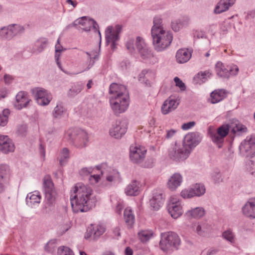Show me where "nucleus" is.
<instances>
[{"label":"nucleus","mask_w":255,"mask_h":255,"mask_svg":"<svg viewBox=\"0 0 255 255\" xmlns=\"http://www.w3.org/2000/svg\"><path fill=\"white\" fill-rule=\"evenodd\" d=\"M70 196L73 211L75 213L87 212L95 206L97 199L92 189L82 183H77Z\"/></svg>","instance_id":"obj_1"},{"label":"nucleus","mask_w":255,"mask_h":255,"mask_svg":"<svg viewBox=\"0 0 255 255\" xmlns=\"http://www.w3.org/2000/svg\"><path fill=\"white\" fill-rule=\"evenodd\" d=\"M110 103L114 113L118 115L124 113L129 106V96L126 86L112 83L109 88Z\"/></svg>","instance_id":"obj_2"},{"label":"nucleus","mask_w":255,"mask_h":255,"mask_svg":"<svg viewBox=\"0 0 255 255\" xmlns=\"http://www.w3.org/2000/svg\"><path fill=\"white\" fill-rule=\"evenodd\" d=\"M152 44L155 50L161 52L166 50L170 45L173 40L172 34L167 30H154L151 33Z\"/></svg>","instance_id":"obj_3"},{"label":"nucleus","mask_w":255,"mask_h":255,"mask_svg":"<svg viewBox=\"0 0 255 255\" xmlns=\"http://www.w3.org/2000/svg\"><path fill=\"white\" fill-rule=\"evenodd\" d=\"M180 239L177 234L174 232H165L161 234L159 243L160 249L164 252L177 249L180 245Z\"/></svg>","instance_id":"obj_4"},{"label":"nucleus","mask_w":255,"mask_h":255,"mask_svg":"<svg viewBox=\"0 0 255 255\" xmlns=\"http://www.w3.org/2000/svg\"><path fill=\"white\" fill-rule=\"evenodd\" d=\"M43 187L45 194L46 207L53 206L56 197V192L51 176L46 175L43 178Z\"/></svg>","instance_id":"obj_5"},{"label":"nucleus","mask_w":255,"mask_h":255,"mask_svg":"<svg viewBox=\"0 0 255 255\" xmlns=\"http://www.w3.org/2000/svg\"><path fill=\"white\" fill-rule=\"evenodd\" d=\"M239 149L244 156H252L255 154V134L247 136L240 144Z\"/></svg>","instance_id":"obj_6"},{"label":"nucleus","mask_w":255,"mask_h":255,"mask_svg":"<svg viewBox=\"0 0 255 255\" xmlns=\"http://www.w3.org/2000/svg\"><path fill=\"white\" fill-rule=\"evenodd\" d=\"M167 208L169 214L173 219H177L183 212L181 201L176 196L170 197Z\"/></svg>","instance_id":"obj_7"},{"label":"nucleus","mask_w":255,"mask_h":255,"mask_svg":"<svg viewBox=\"0 0 255 255\" xmlns=\"http://www.w3.org/2000/svg\"><path fill=\"white\" fill-rule=\"evenodd\" d=\"M24 30V28L20 25H9L0 29V37L5 39L10 40L14 36L22 33Z\"/></svg>","instance_id":"obj_8"},{"label":"nucleus","mask_w":255,"mask_h":255,"mask_svg":"<svg viewBox=\"0 0 255 255\" xmlns=\"http://www.w3.org/2000/svg\"><path fill=\"white\" fill-rule=\"evenodd\" d=\"M202 137L199 132H192L187 133L183 139L182 146L190 154L192 149L201 141Z\"/></svg>","instance_id":"obj_9"},{"label":"nucleus","mask_w":255,"mask_h":255,"mask_svg":"<svg viewBox=\"0 0 255 255\" xmlns=\"http://www.w3.org/2000/svg\"><path fill=\"white\" fill-rule=\"evenodd\" d=\"M205 186L200 183H196L189 189H185L181 192V196L184 199H189L195 196L199 197L205 194Z\"/></svg>","instance_id":"obj_10"},{"label":"nucleus","mask_w":255,"mask_h":255,"mask_svg":"<svg viewBox=\"0 0 255 255\" xmlns=\"http://www.w3.org/2000/svg\"><path fill=\"white\" fill-rule=\"evenodd\" d=\"M73 144L78 148H82L87 145L89 139L87 133L83 130H78L74 132V137H71L72 133H68Z\"/></svg>","instance_id":"obj_11"},{"label":"nucleus","mask_w":255,"mask_h":255,"mask_svg":"<svg viewBox=\"0 0 255 255\" xmlns=\"http://www.w3.org/2000/svg\"><path fill=\"white\" fill-rule=\"evenodd\" d=\"M97 169L101 171V176L103 178H105L106 181L109 182H116L121 180V176L119 172L111 168H107L104 166H97Z\"/></svg>","instance_id":"obj_12"},{"label":"nucleus","mask_w":255,"mask_h":255,"mask_svg":"<svg viewBox=\"0 0 255 255\" xmlns=\"http://www.w3.org/2000/svg\"><path fill=\"white\" fill-rule=\"evenodd\" d=\"M122 26L117 25L115 27V30L113 31L112 26H108L106 30V39L107 44L111 43V48L114 50L117 45V41L119 39V34L121 32Z\"/></svg>","instance_id":"obj_13"},{"label":"nucleus","mask_w":255,"mask_h":255,"mask_svg":"<svg viewBox=\"0 0 255 255\" xmlns=\"http://www.w3.org/2000/svg\"><path fill=\"white\" fill-rule=\"evenodd\" d=\"M127 128L126 121H118L112 125L110 129V134L115 138H121L127 132Z\"/></svg>","instance_id":"obj_14"},{"label":"nucleus","mask_w":255,"mask_h":255,"mask_svg":"<svg viewBox=\"0 0 255 255\" xmlns=\"http://www.w3.org/2000/svg\"><path fill=\"white\" fill-rule=\"evenodd\" d=\"M32 92L35 93L37 103L40 106L48 105L52 99L51 94L44 89L36 88Z\"/></svg>","instance_id":"obj_15"},{"label":"nucleus","mask_w":255,"mask_h":255,"mask_svg":"<svg viewBox=\"0 0 255 255\" xmlns=\"http://www.w3.org/2000/svg\"><path fill=\"white\" fill-rule=\"evenodd\" d=\"M189 154L188 150L183 146L178 147L177 145L170 148L168 153L169 157L174 160H185Z\"/></svg>","instance_id":"obj_16"},{"label":"nucleus","mask_w":255,"mask_h":255,"mask_svg":"<svg viewBox=\"0 0 255 255\" xmlns=\"http://www.w3.org/2000/svg\"><path fill=\"white\" fill-rule=\"evenodd\" d=\"M146 152L144 147L131 145L130 147V158L134 163L141 162L143 160Z\"/></svg>","instance_id":"obj_17"},{"label":"nucleus","mask_w":255,"mask_h":255,"mask_svg":"<svg viewBox=\"0 0 255 255\" xmlns=\"http://www.w3.org/2000/svg\"><path fill=\"white\" fill-rule=\"evenodd\" d=\"M15 146L7 135L0 134V151L8 154L14 151Z\"/></svg>","instance_id":"obj_18"},{"label":"nucleus","mask_w":255,"mask_h":255,"mask_svg":"<svg viewBox=\"0 0 255 255\" xmlns=\"http://www.w3.org/2000/svg\"><path fill=\"white\" fill-rule=\"evenodd\" d=\"M78 24L81 25V29L85 31H89L92 28L96 31L98 27V24L94 20L88 19L86 17H82L75 20L74 25H77Z\"/></svg>","instance_id":"obj_19"},{"label":"nucleus","mask_w":255,"mask_h":255,"mask_svg":"<svg viewBox=\"0 0 255 255\" xmlns=\"http://www.w3.org/2000/svg\"><path fill=\"white\" fill-rule=\"evenodd\" d=\"M15 100L16 102L14 105L17 110H21L27 107L31 101L28 97L27 93L24 91L19 92L15 96Z\"/></svg>","instance_id":"obj_20"},{"label":"nucleus","mask_w":255,"mask_h":255,"mask_svg":"<svg viewBox=\"0 0 255 255\" xmlns=\"http://www.w3.org/2000/svg\"><path fill=\"white\" fill-rule=\"evenodd\" d=\"M243 214L250 219H255V198L250 199L242 207Z\"/></svg>","instance_id":"obj_21"},{"label":"nucleus","mask_w":255,"mask_h":255,"mask_svg":"<svg viewBox=\"0 0 255 255\" xmlns=\"http://www.w3.org/2000/svg\"><path fill=\"white\" fill-rule=\"evenodd\" d=\"M179 102L177 99H173L171 97L164 101L162 107L161 111L163 114L166 115L177 108Z\"/></svg>","instance_id":"obj_22"},{"label":"nucleus","mask_w":255,"mask_h":255,"mask_svg":"<svg viewBox=\"0 0 255 255\" xmlns=\"http://www.w3.org/2000/svg\"><path fill=\"white\" fill-rule=\"evenodd\" d=\"M163 195L161 191H155L150 200V205L153 209L158 210L163 204Z\"/></svg>","instance_id":"obj_23"},{"label":"nucleus","mask_w":255,"mask_h":255,"mask_svg":"<svg viewBox=\"0 0 255 255\" xmlns=\"http://www.w3.org/2000/svg\"><path fill=\"white\" fill-rule=\"evenodd\" d=\"M82 54H85L87 55V61L86 63V68L84 69L82 72L86 71L90 69L95 64V61L97 60L99 58V54L95 51H91L90 52H85L80 50Z\"/></svg>","instance_id":"obj_24"},{"label":"nucleus","mask_w":255,"mask_h":255,"mask_svg":"<svg viewBox=\"0 0 255 255\" xmlns=\"http://www.w3.org/2000/svg\"><path fill=\"white\" fill-rule=\"evenodd\" d=\"M183 181L181 175L178 173L173 174L168 179L167 186L170 190L174 191L180 186Z\"/></svg>","instance_id":"obj_25"},{"label":"nucleus","mask_w":255,"mask_h":255,"mask_svg":"<svg viewBox=\"0 0 255 255\" xmlns=\"http://www.w3.org/2000/svg\"><path fill=\"white\" fill-rule=\"evenodd\" d=\"M41 199L40 194L39 192L35 191L28 193L26 198L27 205L31 207L38 205Z\"/></svg>","instance_id":"obj_26"},{"label":"nucleus","mask_w":255,"mask_h":255,"mask_svg":"<svg viewBox=\"0 0 255 255\" xmlns=\"http://www.w3.org/2000/svg\"><path fill=\"white\" fill-rule=\"evenodd\" d=\"M209 225L206 222L195 223L192 228L193 231L200 236H205L209 231Z\"/></svg>","instance_id":"obj_27"},{"label":"nucleus","mask_w":255,"mask_h":255,"mask_svg":"<svg viewBox=\"0 0 255 255\" xmlns=\"http://www.w3.org/2000/svg\"><path fill=\"white\" fill-rule=\"evenodd\" d=\"M235 1L236 0H220L214 9L215 13H220L227 10Z\"/></svg>","instance_id":"obj_28"},{"label":"nucleus","mask_w":255,"mask_h":255,"mask_svg":"<svg viewBox=\"0 0 255 255\" xmlns=\"http://www.w3.org/2000/svg\"><path fill=\"white\" fill-rule=\"evenodd\" d=\"M191 57V53L188 49H180L176 54V58L178 63H184L187 62Z\"/></svg>","instance_id":"obj_29"},{"label":"nucleus","mask_w":255,"mask_h":255,"mask_svg":"<svg viewBox=\"0 0 255 255\" xmlns=\"http://www.w3.org/2000/svg\"><path fill=\"white\" fill-rule=\"evenodd\" d=\"M205 212V210L203 207H197L188 210L185 215L189 218L199 219L204 215Z\"/></svg>","instance_id":"obj_30"},{"label":"nucleus","mask_w":255,"mask_h":255,"mask_svg":"<svg viewBox=\"0 0 255 255\" xmlns=\"http://www.w3.org/2000/svg\"><path fill=\"white\" fill-rule=\"evenodd\" d=\"M124 218L127 225L131 227L135 222V217L133 211L130 207H127L125 209Z\"/></svg>","instance_id":"obj_31"},{"label":"nucleus","mask_w":255,"mask_h":255,"mask_svg":"<svg viewBox=\"0 0 255 255\" xmlns=\"http://www.w3.org/2000/svg\"><path fill=\"white\" fill-rule=\"evenodd\" d=\"M226 96L227 93L224 90H215L211 94V102L212 104L217 103L223 100Z\"/></svg>","instance_id":"obj_32"},{"label":"nucleus","mask_w":255,"mask_h":255,"mask_svg":"<svg viewBox=\"0 0 255 255\" xmlns=\"http://www.w3.org/2000/svg\"><path fill=\"white\" fill-rule=\"evenodd\" d=\"M215 70L217 75L222 78H229L230 72L224 64L220 61L217 62L215 65Z\"/></svg>","instance_id":"obj_33"},{"label":"nucleus","mask_w":255,"mask_h":255,"mask_svg":"<svg viewBox=\"0 0 255 255\" xmlns=\"http://www.w3.org/2000/svg\"><path fill=\"white\" fill-rule=\"evenodd\" d=\"M139 183L136 180L132 181L125 188V193L128 196H136L139 192Z\"/></svg>","instance_id":"obj_34"},{"label":"nucleus","mask_w":255,"mask_h":255,"mask_svg":"<svg viewBox=\"0 0 255 255\" xmlns=\"http://www.w3.org/2000/svg\"><path fill=\"white\" fill-rule=\"evenodd\" d=\"M47 41L45 38H41L37 40L34 43L32 51L34 53L41 52L46 47Z\"/></svg>","instance_id":"obj_35"},{"label":"nucleus","mask_w":255,"mask_h":255,"mask_svg":"<svg viewBox=\"0 0 255 255\" xmlns=\"http://www.w3.org/2000/svg\"><path fill=\"white\" fill-rule=\"evenodd\" d=\"M11 176V171L9 166L6 164H1L0 165V177L7 178L10 180Z\"/></svg>","instance_id":"obj_36"},{"label":"nucleus","mask_w":255,"mask_h":255,"mask_svg":"<svg viewBox=\"0 0 255 255\" xmlns=\"http://www.w3.org/2000/svg\"><path fill=\"white\" fill-rule=\"evenodd\" d=\"M83 89V86L81 84H77L72 86L68 91L67 95L69 97H74L80 93Z\"/></svg>","instance_id":"obj_37"},{"label":"nucleus","mask_w":255,"mask_h":255,"mask_svg":"<svg viewBox=\"0 0 255 255\" xmlns=\"http://www.w3.org/2000/svg\"><path fill=\"white\" fill-rule=\"evenodd\" d=\"M138 235L142 242H146L152 237L153 232L151 230H142L138 233Z\"/></svg>","instance_id":"obj_38"},{"label":"nucleus","mask_w":255,"mask_h":255,"mask_svg":"<svg viewBox=\"0 0 255 255\" xmlns=\"http://www.w3.org/2000/svg\"><path fill=\"white\" fill-rule=\"evenodd\" d=\"M210 137L212 139V140L214 143L217 144L218 147L220 148L222 147L224 137L220 135L218 131H217V132H211Z\"/></svg>","instance_id":"obj_39"},{"label":"nucleus","mask_w":255,"mask_h":255,"mask_svg":"<svg viewBox=\"0 0 255 255\" xmlns=\"http://www.w3.org/2000/svg\"><path fill=\"white\" fill-rule=\"evenodd\" d=\"M91 229V234H93L94 239H98L105 231V228L101 225H96Z\"/></svg>","instance_id":"obj_40"},{"label":"nucleus","mask_w":255,"mask_h":255,"mask_svg":"<svg viewBox=\"0 0 255 255\" xmlns=\"http://www.w3.org/2000/svg\"><path fill=\"white\" fill-rule=\"evenodd\" d=\"M69 157V150L67 148L64 147L60 153L59 162L61 165L63 166L66 164Z\"/></svg>","instance_id":"obj_41"},{"label":"nucleus","mask_w":255,"mask_h":255,"mask_svg":"<svg viewBox=\"0 0 255 255\" xmlns=\"http://www.w3.org/2000/svg\"><path fill=\"white\" fill-rule=\"evenodd\" d=\"M10 114V111L8 109H4L1 113H0V126H5L8 120V116Z\"/></svg>","instance_id":"obj_42"},{"label":"nucleus","mask_w":255,"mask_h":255,"mask_svg":"<svg viewBox=\"0 0 255 255\" xmlns=\"http://www.w3.org/2000/svg\"><path fill=\"white\" fill-rule=\"evenodd\" d=\"M188 23L187 20H183V19H177L173 21L171 23L172 29L175 31H178L184 25Z\"/></svg>","instance_id":"obj_43"},{"label":"nucleus","mask_w":255,"mask_h":255,"mask_svg":"<svg viewBox=\"0 0 255 255\" xmlns=\"http://www.w3.org/2000/svg\"><path fill=\"white\" fill-rule=\"evenodd\" d=\"M153 30H164L162 25L161 19L159 17H155L153 20V25L151 30V33H153Z\"/></svg>","instance_id":"obj_44"},{"label":"nucleus","mask_w":255,"mask_h":255,"mask_svg":"<svg viewBox=\"0 0 255 255\" xmlns=\"http://www.w3.org/2000/svg\"><path fill=\"white\" fill-rule=\"evenodd\" d=\"M65 111V109L61 104H58L54 108L52 112L53 116L55 118H61Z\"/></svg>","instance_id":"obj_45"},{"label":"nucleus","mask_w":255,"mask_h":255,"mask_svg":"<svg viewBox=\"0 0 255 255\" xmlns=\"http://www.w3.org/2000/svg\"><path fill=\"white\" fill-rule=\"evenodd\" d=\"M222 237L231 244L235 243V235L231 230H227L222 234Z\"/></svg>","instance_id":"obj_46"},{"label":"nucleus","mask_w":255,"mask_h":255,"mask_svg":"<svg viewBox=\"0 0 255 255\" xmlns=\"http://www.w3.org/2000/svg\"><path fill=\"white\" fill-rule=\"evenodd\" d=\"M58 255H74V254L69 248L61 246L58 249Z\"/></svg>","instance_id":"obj_47"},{"label":"nucleus","mask_w":255,"mask_h":255,"mask_svg":"<svg viewBox=\"0 0 255 255\" xmlns=\"http://www.w3.org/2000/svg\"><path fill=\"white\" fill-rule=\"evenodd\" d=\"M10 180L0 177V193H2L9 184Z\"/></svg>","instance_id":"obj_48"},{"label":"nucleus","mask_w":255,"mask_h":255,"mask_svg":"<svg viewBox=\"0 0 255 255\" xmlns=\"http://www.w3.org/2000/svg\"><path fill=\"white\" fill-rule=\"evenodd\" d=\"M247 169L252 175L255 176V157L248 161Z\"/></svg>","instance_id":"obj_49"},{"label":"nucleus","mask_w":255,"mask_h":255,"mask_svg":"<svg viewBox=\"0 0 255 255\" xmlns=\"http://www.w3.org/2000/svg\"><path fill=\"white\" fill-rule=\"evenodd\" d=\"M229 131V125H223L220 126L217 129L219 134L223 137H225L228 134Z\"/></svg>","instance_id":"obj_50"},{"label":"nucleus","mask_w":255,"mask_h":255,"mask_svg":"<svg viewBox=\"0 0 255 255\" xmlns=\"http://www.w3.org/2000/svg\"><path fill=\"white\" fill-rule=\"evenodd\" d=\"M138 52L141 57L144 59L150 58L152 56L151 51L148 49L147 47L140 49Z\"/></svg>","instance_id":"obj_51"},{"label":"nucleus","mask_w":255,"mask_h":255,"mask_svg":"<svg viewBox=\"0 0 255 255\" xmlns=\"http://www.w3.org/2000/svg\"><path fill=\"white\" fill-rule=\"evenodd\" d=\"M135 45L138 51L147 47L143 39L139 36L136 37Z\"/></svg>","instance_id":"obj_52"},{"label":"nucleus","mask_w":255,"mask_h":255,"mask_svg":"<svg viewBox=\"0 0 255 255\" xmlns=\"http://www.w3.org/2000/svg\"><path fill=\"white\" fill-rule=\"evenodd\" d=\"M103 178L101 174H94L91 175L89 178V181L91 184H95L99 182V181Z\"/></svg>","instance_id":"obj_53"},{"label":"nucleus","mask_w":255,"mask_h":255,"mask_svg":"<svg viewBox=\"0 0 255 255\" xmlns=\"http://www.w3.org/2000/svg\"><path fill=\"white\" fill-rule=\"evenodd\" d=\"M94 169L92 167L82 168L79 171V174L82 176H87L93 172Z\"/></svg>","instance_id":"obj_54"},{"label":"nucleus","mask_w":255,"mask_h":255,"mask_svg":"<svg viewBox=\"0 0 255 255\" xmlns=\"http://www.w3.org/2000/svg\"><path fill=\"white\" fill-rule=\"evenodd\" d=\"M174 81L175 83L176 86L178 87L181 90L184 91L185 90L186 86L185 84L178 77H175Z\"/></svg>","instance_id":"obj_55"},{"label":"nucleus","mask_w":255,"mask_h":255,"mask_svg":"<svg viewBox=\"0 0 255 255\" xmlns=\"http://www.w3.org/2000/svg\"><path fill=\"white\" fill-rule=\"evenodd\" d=\"M212 178L215 183H219L222 180L220 173L217 171L212 174Z\"/></svg>","instance_id":"obj_56"},{"label":"nucleus","mask_w":255,"mask_h":255,"mask_svg":"<svg viewBox=\"0 0 255 255\" xmlns=\"http://www.w3.org/2000/svg\"><path fill=\"white\" fill-rule=\"evenodd\" d=\"M134 41L132 39H129L127 42V44H126L127 48L130 52H132L134 50Z\"/></svg>","instance_id":"obj_57"},{"label":"nucleus","mask_w":255,"mask_h":255,"mask_svg":"<svg viewBox=\"0 0 255 255\" xmlns=\"http://www.w3.org/2000/svg\"><path fill=\"white\" fill-rule=\"evenodd\" d=\"M230 75H236L239 72V68L236 65H233L230 66L229 69Z\"/></svg>","instance_id":"obj_58"},{"label":"nucleus","mask_w":255,"mask_h":255,"mask_svg":"<svg viewBox=\"0 0 255 255\" xmlns=\"http://www.w3.org/2000/svg\"><path fill=\"white\" fill-rule=\"evenodd\" d=\"M151 74V72H148L146 70H142L139 74V80H141L142 78L147 79H148L149 75Z\"/></svg>","instance_id":"obj_59"},{"label":"nucleus","mask_w":255,"mask_h":255,"mask_svg":"<svg viewBox=\"0 0 255 255\" xmlns=\"http://www.w3.org/2000/svg\"><path fill=\"white\" fill-rule=\"evenodd\" d=\"M195 125V122H190L187 123H184L182 125V129L183 130H187L193 127H194Z\"/></svg>","instance_id":"obj_60"},{"label":"nucleus","mask_w":255,"mask_h":255,"mask_svg":"<svg viewBox=\"0 0 255 255\" xmlns=\"http://www.w3.org/2000/svg\"><path fill=\"white\" fill-rule=\"evenodd\" d=\"M3 79L4 82L6 84H11L13 80L12 76L8 74H5Z\"/></svg>","instance_id":"obj_61"},{"label":"nucleus","mask_w":255,"mask_h":255,"mask_svg":"<svg viewBox=\"0 0 255 255\" xmlns=\"http://www.w3.org/2000/svg\"><path fill=\"white\" fill-rule=\"evenodd\" d=\"M176 131L175 129H171L170 130L167 131V133L166 135V138H170L173 136V135L176 133Z\"/></svg>","instance_id":"obj_62"},{"label":"nucleus","mask_w":255,"mask_h":255,"mask_svg":"<svg viewBox=\"0 0 255 255\" xmlns=\"http://www.w3.org/2000/svg\"><path fill=\"white\" fill-rule=\"evenodd\" d=\"M237 130L243 132H246L247 128L246 127L243 125H238L236 127Z\"/></svg>","instance_id":"obj_63"},{"label":"nucleus","mask_w":255,"mask_h":255,"mask_svg":"<svg viewBox=\"0 0 255 255\" xmlns=\"http://www.w3.org/2000/svg\"><path fill=\"white\" fill-rule=\"evenodd\" d=\"M124 208V205L121 203H119L116 207V211L118 214H120Z\"/></svg>","instance_id":"obj_64"}]
</instances>
